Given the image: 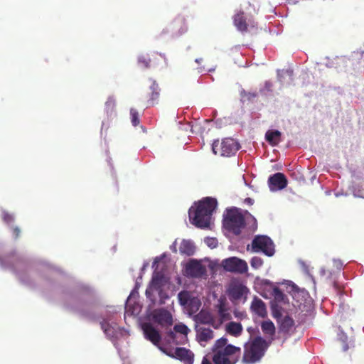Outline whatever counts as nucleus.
<instances>
[{"label": "nucleus", "instance_id": "obj_6", "mask_svg": "<svg viewBox=\"0 0 364 364\" xmlns=\"http://www.w3.org/2000/svg\"><path fill=\"white\" fill-rule=\"evenodd\" d=\"M233 23L237 29L242 33L247 32L250 28H254L257 26L253 15L251 13H245L242 10L234 15Z\"/></svg>", "mask_w": 364, "mask_h": 364}, {"label": "nucleus", "instance_id": "obj_40", "mask_svg": "<svg viewBox=\"0 0 364 364\" xmlns=\"http://www.w3.org/2000/svg\"><path fill=\"white\" fill-rule=\"evenodd\" d=\"M245 203L250 205H252L254 203V200L251 198H247L245 199Z\"/></svg>", "mask_w": 364, "mask_h": 364}, {"label": "nucleus", "instance_id": "obj_4", "mask_svg": "<svg viewBox=\"0 0 364 364\" xmlns=\"http://www.w3.org/2000/svg\"><path fill=\"white\" fill-rule=\"evenodd\" d=\"M245 225V218L241 213L240 209L232 208L227 210V213L224 218V226L226 229L232 232L235 235H239Z\"/></svg>", "mask_w": 364, "mask_h": 364}, {"label": "nucleus", "instance_id": "obj_37", "mask_svg": "<svg viewBox=\"0 0 364 364\" xmlns=\"http://www.w3.org/2000/svg\"><path fill=\"white\" fill-rule=\"evenodd\" d=\"M233 314L235 318L242 320L247 318V314L245 311H241L239 310L235 309L233 311Z\"/></svg>", "mask_w": 364, "mask_h": 364}, {"label": "nucleus", "instance_id": "obj_23", "mask_svg": "<svg viewBox=\"0 0 364 364\" xmlns=\"http://www.w3.org/2000/svg\"><path fill=\"white\" fill-rule=\"evenodd\" d=\"M197 337L200 342H207L214 337V333L210 328L200 327L197 331Z\"/></svg>", "mask_w": 364, "mask_h": 364}, {"label": "nucleus", "instance_id": "obj_3", "mask_svg": "<svg viewBox=\"0 0 364 364\" xmlns=\"http://www.w3.org/2000/svg\"><path fill=\"white\" fill-rule=\"evenodd\" d=\"M267 348L266 341L262 337H256L244 347L242 361L245 364H254L260 360Z\"/></svg>", "mask_w": 364, "mask_h": 364}, {"label": "nucleus", "instance_id": "obj_22", "mask_svg": "<svg viewBox=\"0 0 364 364\" xmlns=\"http://www.w3.org/2000/svg\"><path fill=\"white\" fill-rule=\"evenodd\" d=\"M195 250L196 247L193 242H192L191 240H182L179 247V251L181 254L191 256L194 254Z\"/></svg>", "mask_w": 364, "mask_h": 364}, {"label": "nucleus", "instance_id": "obj_43", "mask_svg": "<svg viewBox=\"0 0 364 364\" xmlns=\"http://www.w3.org/2000/svg\"><path fill=\"white\" fill-rule=\"evenodd\" d=\"M202 60V58H200V59H196V62L199 63L200 61Z\"/></svg>", "mask_w": 364, "mask_h": 364}, {"label": "nucleus", "instance_id": "obj_20", "mask_svg": "<svg viewBox=\"0 0 364 364\" xmlns=\"http://www.w3.org/2000/svg\"><path fill=\"white\" fill-rule=\"evenodd\" d=\"M282 133L278 130H268L265 134L266 141L272 146H277L281 141Z\"/></svg>", "mask_w": 364, "mask_h": 364}, {"label": "nucleus", "instance_id": "obj_31", "mask_svg": "<svg viewBox=\"0 0 364 364\" xmlns=\"http://www.w3.org/2000/svg\"><path fill=\"white\" fill-rule=\"evenodd\" d=\"M131 121L133 126L136 127L139 124L140 120L139 118V114L135 109L132 108L130 110Z\"/></svg>", "mask_w": 364, "mask_h": 364}, {"label": "nucleus", "instance_id": "obj_11", "mask_svg": "<svg viewBox=\"0 0 364 364\" xmlns=\"http://www.w3.org/2000/svg\"><path fill=\"white\" fill-rule=\"evenodd\" d=\"M152 318L155 323L164 327H168L173 324L171 314L164 309L154 310L152 313Z\"/></svg>", "mask_w": 364, "mask_h": 364}, {"label": "nucleus", "instance_id": "obj_13", "mask_svg": "<svg viewBox=\"0 0 364 364\" xmlns=\"http://www.w3.org/2000/svg\"><path fill=\"white\" fill-rule=\"evenodd\" d=\"M144 337L151 341L154 345L159 346L161 339L159 332L150 323H144L141 325Z\"/></svg>", "mask_w": 364, "mask_h": 364}, {"label": "nucleus", "instance_id": "obj_2", "mask_svg": "<svg viewBox=\"0 0 364 364\" xmlns=\"http://www.w3.org/2000/svg\"><path fill=\"white\" fill-rule=\"evenodd\" d=\"M217 207V200L212 198H205L196 207L189 209L188 215L191 223L198 228H208L211 215Z\"/></svg>", "mask_w": 364, "mask_h": 364}, {"label": "nucleus", "instance_id": "obj_8", "mask_svg": "<svg viewBox=\"0 0 364 364\" xmlns=\"http://www.w3.org/2000/svg\"><path fill=\"white\" fill-rule=\"evenodd\" d=\"M227 291L230 300L235 301L242 299L245 301L250 290L240 281L232 280L230 282Z\"/></svg>", "mask_w": 364, "mask_h": 364}, {"label": "nucleus", "instance_id": "obj_26", "mask_svg": "<svg viewBox=\"0 0 364 364\" xmlns=\"http://www.w3.org/2000/svg\"><path fill=\"white\" fill-rule=\"evenodd\" d=\"M163 278L164 277L161 273L154 272L151 282V287L156 289L161 288Z\"/></svg>", "mask_w": 364, "mask_h": 364}, {"label": "nucleus", "instance_id": "obj_5", "mask_svg": "<svg viewBox=\"0 0 364 364\" xmlns=\"http://www.w3.org/2000/svg\"><path fill=\"white\" fill-rule=\"evenodd\" d=\"M240 148V144L232 138H225L220 143L217 139L212 144V150L215 154L227 157L234 155Z\"/></svg>", "mask_w": 364, "mask_h": 364}, {"label": "nucleus", "instance_id": "obj_46", "mask_svg": "<svg viewBox=\"0 0 364 364\" xmlns=\"http://www.w3.org/2000/svg\"><path fill=\"white\" fill-rule=\"evenodd\" d=\"M245 213H246V214H249V215H250V214L248 213V211H247V210L245 211Z\"/></svg>", "mask_w": 364, "mask_h": 364}, {"label": "nucleus", "instance_id": "obj_28", "mask_svg": "<svg viewBox=\"0 0 364 364\" xmlns=\"http://www.w3.org/2000/svg\"><path fill=\"white\" fill-rule=\"evenodd\" d=\"M272 296H274L275 301L278 302H285V299H287L286 295L279 287H274L273 289Z\"/></svg>", "mask_w": 364, "mask_h": 364}, {"label": "nucleus", "instance_id": "obj_45", "mask_svg": "<svg viewBox=\"0 0 364 364\" xmlns=\"http://www.w3.org/2000/svg\"><path fill=\"white\" fill-rule=\"evenodd\" d=\"M253 11H254V13L256 14V11H255V8H253Z\"/></svg>", "mask_w": 364, "mask_h": 364}, {"label": "nucleus", "instance_id": "obj_12", "mask_svg": "<svg viewBox=\"0 0 364 364\" xmlns=\"http://www.w3.org/2000/svg\"><path fill=\"white\" fill-rule=\"evenodd\" d=\"M269 188L272 191L284 189L287 186V179L282 173H276L269 177Z\"/></svg>", "mask_w": 364, "mask_h": 364}, {"label": "nucleus", "instance_id": "obj_14", "mask_svg": "<svg viewBox=\"0 0 364 364\" xmlns=\"http://www.w3.org/2000/svg\"><path fill=\"white\" fill-rule=\"evenodd\" d=\"M170 29L173 35L179 36L188 31L186 19L182 16H178L169 25Z\"/></svg>", "mask_w": 364, "mask_h": 364}, {"label": "nucleus", "instance_id": "obj_25", "mask_svg": "<svg viewBox=\"0 0 364 364\" xmlns=\"http://www.w3.org/2000/svg\"><path fill=\"white\" fill-rule=\"evenodd\" d=\"M218 311L222 320L228 321L231 319V315L228 312V309L226 307L225 302L223 301H220L218 305Z\"/></svg>", "mask_w": 364, "mask_h": 364}, {"label": "nucleus", "instance_id": "obj_30", "mask_svg": "<svg viewBox=\"0 0 364 364\" xmlns=\"http://www.w3.org/2000/svg\"><path fill=\"white\" fill-rule=\"evenodd\" d=\"M173 329L176 333H179L186 336H187V334L189 332L188 328L185 324H183V323L175 325L173 327Z\"/></svg>", "mask_w": 364, "mask_h": 364}, {"label": "nucleus", "instance_id": "obj_9", "mask_svg": "<svg viewBox=\"0 0 364 364\" xmlns=\"http://www.w3.org/2000/svg\"><path fill=\"white\" fill-rule=\"evenodd\" d=\"M222 266L228 272L239 274H244L248 269L247 262L236 257H231L223 259L222 261Z\"/></svg>", "mask_w": 364, "mask_h": 364}, {"label": "nucleus", "instance_id": "obj_16", "mask_svg": "<svg viewBox=\"0 0 364 364\" xmlns=\"http://www.w3.org/2000/svg\"><path fill=\"white\" fill-rule=\"evenodd\" d=\"M186 272L193 277H200L205 274L206 269L200 262L191 260L186 267Z\"/></svg>", "mask_w": 364, "mask_h": 364}, {"label": "nucleus", "instance_id": "obj_1", "mask_svg": "<svg viewBox=\"0 0 364 364\" xmlns=\"http://www.w3.org/2000/svg\"><path fill=\"white\" fill-rule=\"evenodd\" d=\"M242 350L240 347L229 344L225 337L215 341L211 348V355L203 358L201 364H236Z\"/></svg>", "mask_w": 364, "mask_h": 364}, {"label": "nucleus", "instance_id": "obj_17", "mask_svg": "<svg viewBox=\"0 0 364 364\" xmlns=\"http://www.w3.org/2000/svg\"><path fill=\"white\" fill-rule=\"evenodd\" d=\"M251 311L261 318H265L267 316V311L265 303L257 296H255L251 306Z\"/></svg>", "mask_w": 364, "mask_h": 364}, {"label": "nucleus", "instance_id": "obj_36", "mask_svg": "<svg viewBox=\"0 0 364 364\" xmlns=\"http://www.w3.org/2000/svg\"><path fill=\"white\" fill-rule=\"evenodd\" d=\"M205 244L211 247L215 248L218 246V240L216 238L214 237H207L205 239Z\"/></svg>", "mask_w": 364, "mask_h": 364}, {"label": "nucleus", "instance_id": "obj_35", "mask_svg": "<svg viewBox=\"0 0 364 364\" xmlns=\"http://www.w3.org/2000/svg\"><path fill=\"white\" fill-rule=\"evenodd\" d=\"M178 299L181 304L185 305L189 299V294L186 291H181L178 294Z\"/></svg>", "mask_w": 364, "mask_h": 364}, {"label": "nucleus", "instance_id": "obj_32", "mask_svg": "<svg viewBox=\"0 0 364 364\" xmlns=\"http://www.w3.org/2000/svg\"><path fill=\"white\" fill-rule=\"evenodd\" d=\"M1 218H2L3 221L8 225H11L14 221V215L6 211L2 212Z\"/></svg>", "mask_w": 364, "mask_h": 364}, {"label": "nucleus", "instance_id": "obj_10", "mask_svg": "<svg viewBox=\"0 0 364 364\" xmlns=\"http://www.w3.org/2000/svg\"><path fill=\"white\" fill-rule=\"evenodd\" d=\"M159 348L171 358H176L184 364H193L194 360L193 353L186 348H176L174 352L168 351L166 349L159 346Z\"/></svg>", "mask_w": 364, "mask_h": 364}, {"label": "nucleus", "instance_id": "obj_21", "mask_svg": "<svg viewBox=\"0 0 364 364\" xmlns=\"http://www.w3.org/2000/svg\"><path fill=\"white\" fill-rule=\"evenodd\" d=\"M225 330L231 336L238 337L241 335L243 328L240 323L230 321L227 323Z\"/></svg>", "mask_w": 364, "mask_h": 364}, {"label": "nucleus", "instance_id": "obj_41", "mask_svg": "<svg viewBox=\"0 0 364 364\" xmlns=\"http://www.w3.org/2000/svg\"><path fill=\"white\" fill-rule=\"evenodd\" d=\"M175 336H176V335H175V333H174L173 331H170L168 332V336H169L170 338H171L172 339H174Z\"/></svg>", "mask_w": 364, "mask_h": 364}, {"label": "nucleus", "instance_id": "obj_39", "mask_svg": "<svg viewBox=\"0 0 364 364\" xmlns=\"http://www.w3.org/2000/svg\"><path fill=\"white\" fill-rule=\"evenodd\" d=\"M114 102L112 100H111V99H109V100H107V101L106 102V103H105V105H106V107H107V108H109V107H112L114 106Z\"/></svg>", "mask_w": 364, "mask_h": 364}, {"label": "nucleus", "instance_id": "obj_34", "mask_svg": "<svg viewBox=\"0 0 364 364\" xmlns=\"http://www.w3.org/2000/svg\"><path fill=\"white\" fill-rule=\"evenodd\" d=\"M272 316L277 319V321L278 322V320H280L283 318L282 314V308H279L278 306H272Z\"/></svg>", "mask_w": 364, "mask_h": 364}, {"label": "nucleus", "instance_id": "obj_15", "mask_svg": "<svg viewBox=\"0 0 364 364\" xmlns=\"http://www.w3.org/2000/svg\"><path fill=\"white\" fill-rule=\"evenodd\" d=\"M279 330L280 333L287 335H291L294 332L295 323L294 319L289 316H285L280 320H278Z\"/></svg>", "mask_w": 364, "mask_h": 364}, {"label": "nucleus", "instance_id": "obj_19", "mask_svg": "<svg viewBox=\"0 0 364 364\" xmlns=\"http://www.w3.org/2000/svg\"><path fill=\"white\" fill-rule=\"evenodd\" d=\"M151 92L149 95V99L147 100V106H154L158 102L159 97L160 89L159 85L155 80L152 82L150 86Z\"/></svg>", "mask_w": 364, "mask_h": 364}, {"label": "nucleus", "instance_id": "obj_38", "mask_svg": "<svg viewBox=\"0 0 364 364\" xmlns=\"http://www.w3.org/2000/svg\"><path fill=\"white\" fill-rule=\"evenodd\" d=\"M13 235L15 239H17L19 237L21 234V230L18 227H14L12 229Z\"/></svg>", "mask_w": 364, "mask_h": 364}, {"label": "nucleus", "instance_id": "obj_42", "mask_svg": "<svg viewBox=\"0 0 364 364\" xmlns=\"http://www.w3.org/2000/svg\"><path fill=\"white\" fill-rule=\"evenodd\" d=\"M348 348H349V346H348L347 344H343V351H346V350H348Z\"/></svg>", "mask_w": 364, "mask_h": 364}, {"label": "nucleus", "instance_id": "obj_44", "mask_svg": "<svg viewBox=\"0 0 364 364\" xmlns=\"http://www.w3.org/2000/svg\"><path fill=\"white\" fill-rule=\"evenodd\" d=\"M159 55L161 56V57H164L165 56L164 54L162 55L161 53L159 54Z\"/></svg>", "mask_w": 364, "mask_h": 364}, {"label": "nucleus", "instance_id": "obj_7", "mask_svg": "<svg viewBox=\"0 0 364 364\" xmlns=\"http://www.w3.org/2000/svg\"><path fill=\"white\" fill-rule=\"evenodd\" d=\"M252 250L255 252H262L266 255L271 257L274 254V247L272 240L265 235H257L253 239Z\"/></svg>", "mask_w": 364, "mask_h": 364}, {"label": "nucleus", "instance_id": "obj_27", "mask_svg": "<svg viewBox=\"0 0 364 364\" xmlns=\"http://www.w3.org/2000/svg\"><path fill=\"white\" fill-rule=\"evenodd\" d=\"M258 96L256 92H247L242 90L240 92V97L243 102H252Z\"/></svg>", "mask_w": 364, "mask_h": 364}, {"label": "nucleus", "instance_id": "obj_29", "mask_svg": "<svg viewBox=\"0 0 364 364\" xmlns=\"http://www.w3.org/2000/svg\"><path fill=\"white\" fill-rule=\"evenodd\" d=\"M101 328L105 332V333L108 336H114V328L112 325L109 323L108 321L106 320H103L101 323Z\"/></svg>", "mask_w": 364, "mask_h": 364}, {"label": "nucleus", "instance_id": "obj_33", "mask_svg": "<svg viewBox=\"0 0 364 364\" xmlns=\"http://www.w3.org/2000/svg\"><path fill=\"white\" fill-rule=\"evenodd\" d=\"M251 267L254 269H259L263 264V260L259 257H253L250 261Z\"/></svg>", "mask_w": 364, "mask_h": 364}, {"label": "nucleus", "instance_id": "obj_18", "mask_svg": "<svg viewBox=\"0 0 364 364\" xmlns=\"http://www.w3.org/2000/svg\"><path fill=\"white\" fill-rule=\"evenodd\" d=\"M157 53L141 55L138 58V64L144 68H150L156 65Z\"/></svg>", "mask_w": 364, "mask_h": 364}, {"label": "nucleus", "instance_id": "obj_24", "mask_svg": "<svg viewBox=\"0 0 364 364\" xmlns=\"http://www.w3.org/2000/svg\"><path fill=\"white\" fill-rule=\"evenodd\" d=\"M261 328L263 333L267 336L272 337L275 334L274 324L269 319L262 322Z\"/></svg>", "mask_w": 364, "mask_h": 364}]
</instances>
